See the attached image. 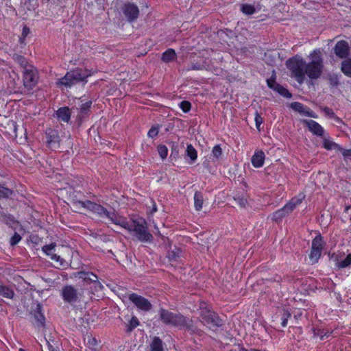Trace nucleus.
Listing matches in <instances>:
<instances>
[{
    "instance_id": "nucleus-1",
    "label": "nucleus",
    "mask_w": 351,
    "mask_h": 351,
    "mask_svg": "<svg viewBox=\"0 0 351 351\" xmlns=\"http://www.w3.org/2000/svg\"><path fill=\"white\" fill-rule=\"evenodd\" d=\"M90 75V73L88 70L82 68H76L68 71L64 77L58 79L56 84L58 86L71 88L80 82L86 83V79Z\"/></svg>"
},
{
    "instance_id": "nucleus-2",
    "label": "nucleus",
    "mask_w": 351,
    "mask_h": 351,
    "mask_svg": "<svg viewBox=\"0 0 351 351\" xmlns=\"http://www.w3.org/2000/svg\"><path fill=\"white\" fill-rule=\"evenodd\" d=\"M311 61L306 62L305 75L311 80L318 79L324 69L323 55L320 49H315L310 55Z\"/></svg>"
},
{
    "instance_id": "nucleus-3",
    "label": "nucleus",
    "mask_w": 351,
    "mask_h": 351,
    "mask_svg": "<svg viewBox=\"0 0 351 351\" xmlns=\"http://www.w3.org/2000/svg\"><path fill=\"white\" fill-rule=\"evenodd\" d=\"M286 65L297 82L300 84L303 83L305 80L306 61L302 58L295 56L289 58Z\"/></svg>"
},
{
    "instance_id": "nucleus-4",
    "label": "nucleus",
    "mask_w": 351,
    "mask_h": 351,
    "mask_svg": "<svg viewBox=\"0 0 351 351\" xmlns=\"http://www.w3.org/2000/svg\"><path fill=\"white\" fill-rule=\"evenodd\" d=\"M129 232H134L136 237L142 242H151L153 240L152 234L149 232L147 222L144 219L140 218L132 221Z\"/></svg>"
},
{
    "instance_id": "nucleus-5",
    "label": "nucleus",
    "mask_w": 351,
    "mask_h": 351,
    "mask_svg": "<svg viewBox=\"0 0 351 351\" xmlns=\"http://www.w3.org/2000/svg\"><path fill=\"white\" fill-rule=\"evenodd\" d=\"M61 296L65 302L73 305L82 302L84 291L82 289L75 288L73 285H66L62 287Z\"/></svg>"
},
{
    "instance_id": "nucleus-6",
    "label": "nucleus",
    "mask_w": 351,
    "mask_h": 351,
    "mask_svg": "<svg viewBox=\"0 0 351 351\" xmlns=\"http://www.w3.org/2000/svg\"><path fill=\"white\" fill-rule=\"evenodd\" d=\"M184 317L181 313H175L165 308L159 311V319L165 325L180 328Z\"/></svg>"
},
{
    "instance_id": "nucleus-7",
    "label": "nucleus",
    "mask_w": 351,
    "mask_h": 351,
    "mask_svg": "<svg viewBox=\"0 0 351 351\" xmlns=\"http://www.w3.org/2000/svg\"><path fill=\"white\" fill-rule=\"evenodd\" d=\"M73 204L75 206H80L84 208H86L93 213L97 214L100 217H106L109 218L111 212H109L106 208L100 204L93 202L90 200L80 201L73 199Z\"/></svg>"
},
{
    "instance_id": "nucleus-8",
    "label": "nucleus",
    "mask_w": 351,
    "mask_h": 351,
    "mask_svg": "<svg viewBox=\"0 0 351 351\" xmlns=\"http://www.w3.org/2000/svg\"><path fill=\"white\" fill-rule=\"evenodd\" d=\"M23 86L27 90L33 89L37 84L39 79L38 73L36 68L29 66L25 71H22Z\"/></svg>"
},
{
    "instance_id": "nucleus-9",
    "label": "nucleus",
    "mask_w": 351,
    "mask_h": 351,
    "mask_svg": "<svg viewBox=\"0 0 351 351\" xmlns=\"http://www.w3.org/2000/svg\"><path fill=\"white\" fill-rule=\"evenodd\" d=\"M200 317L204 324L209 328L219 327L223 325L222 319L215 313L209 310H202Z\"/></svg>"
},
{
    "instance_id": "nucleus-10",
    "label": "nucleus",
    "mask_w": 351,
    "mask_h": 351,
    "mask_svg": "<svg viewBox=\"0 0 351 351\" xmlns=\"http://www.w3.org/2000/svg\"><path fill=\"white\" fill-rule=\"evenodd\" d=\"M121 10L124 16L129 22L135 21L138 18L140 14L138 6L134 3L130 2L124 3Z\"/></svg>"
},
{
    "instance_id": "nucleus-11",
    "label": "nucleus",
    "mask_w": 351,
    "mask_h": 351,
    "mask_svg": "<svg viewBox=\"0 0 351 351\" xmlns=\"http://www.w3.org/2000/svg\"><path fill=\"white\" fill-rule=\"evenodd\" d=\"M128 298L140 310L149 311L152 308L150 302L141 295L133 293L129 295Z\"/></svg>"
},
{
    "instance_id": "nucleus-12",
    "label": "nucleus",
    "mask_w": 351,
    "mask_h": 351,
    "mask_svg": "<svg viewBox=\"0 0 351 351\" xmlns=\"http://www.w3.org/2000/svg\"><path fill=\"white\" fill-rule=\"evenodd\" d=\"M46 143L48 147L51 149H57L60 147V136L58 131L52 129H48L45 133Z\"/></svg>"
},
{
    "instance_id": "nucleus-13",
    "label": "nucleus",
    "mask_w": 351,
    "mask_h": 351,
    "mask_svg": "<svg viewBox=\"0 0 351 351\" xmlns=\"http://www.w3.org/2000/svg\"><path fill=\"white\" fill-rule=\"evenodd\" d=\"M180 328H184L191 335L202 336L204 332L199 329L191 319L184 317Z\"/></svg>"
},
{
    "instance_id": "nucleus-14",
    "label": "nucleus",
    "mask_w": 351,
    "mask_h": 351,
    "mask_svg": "<svg viewBox=\"0 0 351 351\" xmlns=\"http://www.w3.org/2000/svg\"><path fill=\"white\" fill-rule=\"evenodd\" d=\"M333 49L335 55L339 58H346L350 53V47L346 40L338 41Z\"/></svg>"
},
{
    "instance_id": "nucleus-15",
    "label": "nucleus",
    "mask_w": 351,
    "mask_h": 351,
    "mask_svg": "<svg viewBox=\"0 0 351 351\" xmlns=\"http://www.w3.org/2000/svg\"><path fill=\"white\" fill-rule=\"evenodd\" d=\"M92 101L82 104L78 109L79 112L76 117L77 124L80 125L89 116Z\"/></svg>"
},
{
    "instance_id": "nucleus-16",
    "label": "nucleus",
    "mask_w": 351,
    "mask_h": 351,
    "mask_svg": "<svg viewBox=\"0 0 351 351\" xmlns=\"http://www.w3.org/2000/svg\"><path fill=\"white\" fill-rule=\"evenodd\" d=\"M74 276L75 278L82 279L86 284L96 283L99 285L97 276L92 272L80 271L75 273Z\"/></svg>"
},
{
    "instance_id": "nucleus-17",
    "label": "nucleus",
    "mask_w": 351,
    "mask_h": 351,
    "mask_svg": "<svg viewBox=\"0 0 351 351\" xmlns=\"http://www.w3.org/2000/svg\"><path fill=\"white\" fill-rule=\"evenodd\" d=\"M304 123L313 134L320 137L324 136V130L317 122L310 119L304 120Z\"/></svg>"
},
{
    "instance_id": "nucleus-18",
    "label": "nucleus",
    "mask_w": 351,
    "mask_h": 351,
    "mask_svg": "<svg viewBox=\"0 0 351 351\" xmlns=\"http://www.w3.org/2000/svg\"><path fill=\"white\" fill-rule=\"evenodd\" d=\"M108 219L114 224L119 225L128 230L131 228L132 221H128L125 217L118 215L114 212H111Z\"/></svg>"
},
{
    "instance_id": "nucleus-19",
    "label": "nucleus",
    "mask_w": 351,
    "mask_h": 351,
    "mask_svg": "<svg viewBox=\"0 0 351 351\" xmlns=\"http://www.w3.org/2000/svg\"><path fill=\"white\" fill-rule=\"evenodd\" d=\"M35 308L33 310V312L31 313L33 315L36 324L38 326H44L45 317L42 311V306L40 303L37 302L35 304Z\"/></svg>"
},
{
    "instance_id": "nucleus-20",
    "label": "nucleus",
    "mask_w": 351,
    "mask_h": 351,
    "mask_svg": "<svg viewBox=\"0 0 351 351\" xmlns=\"http://www.w3.org/2000/svg\"><path fill=\"white\" fill-rule=\"evenodd\" d=\"M56 117L60 121L68 123L71 119V110L69 107H61L56 112Z\"/></svg>"
},
{
    "instance_id": "nucleus-21",
    "label": "nucleus",
    "mask_w": 351,
    "mask_h": 351,
    "mask_svg": "<svg viewBox=\"0 0 351 351\" xmlns=\"http://www.w3.org/2000/svg\"><path fill=\"white\" fill-rule=\"evenodd\" d=\"M260 10L261 5L258 3L254 5L249 3H241L240 5V10L245 15H252Z\"/></svg>"
},
{
    "instance_id": "nucleus-22",
    "label": "nucleus",
    "mask_w": 351,
    "mask_h": 351,
    "mask_svg": "<svg viewBox=\"0 0 351 351\" xmlns=\"http://www.w3.org/2000/svg\"><path fill=\"white\" fill-rule=\"evenodd\" d=\"M265 154L263 151H258L252 157V163L254 167L258 168L263 165Z\"/></svg>"
},
{
    "instance_id": "nucleus-23",
    "label": "nucleus",
    "mask_w": 351,
    "mask_h": 351,
    "mask_svg": "<svg viewBox=\"0 0 351 351\" xmlns=\"http://www.w3.org/2000/svg\"><path fill=\"white\" fill-rule=\"evenodd\" d=\"M13 59L16 62H17L20 65L21 68L22 69V71H25L26 70V69H27V68L29 69V66H34L32 64H29L27 59L21 55L14 54Z\"/></svg>"
},
{
    "instance_id": "nucleus-24",
    "label": "nucleus",
    "mask_w": 351,
    "mask_h": 351,
    "mask_svg": "<svg viewBox=\"0 0 351 351\" xmlns=\"http://www.w3.org/2000/svg\"><path fill=\"white\" fill-rule=\"evenodd\" d=\"M0 295L5 298L12 299L14 296V291L0 282Z\"/></svg>"
},
{
    "instance_id": "nucleus-25",
    "label": "nucleus",
    "mask_w": 351,
    "mask_h": 351,
    "mask_svg": "<svg viewBox=\"0 0 351 351\" xmlns=\"http://www.w3.org/2000/svg\"><path fill=\"white\" fill-rule=\"evenodd\" d=\"M176 56V53L174 49H168L162 54L161 60L165 63H169L175 60Z\"/></svg>"
},
{
    "instance_id": "nucleus-26",
    "label": "nucleus",
    "mask_w": 351,
    "mask_h": 351,
    "mask_svg": "<svg viewBox=\"0 0 351 351\" xmlns=\"http://www.w3.org/2000/svg\"><path fill=\"white\" fill-rule=\"evenodd\" d=\"M302 198L293 197L283 208L289 214L302 203Z\"/></svg>"
},
{
    "instance_id": "nucleus-27",
    "label": "nucleus",
    "mask_w": 351,
    "mask_h": 351,
    "mask_svg": "<svg viewBox=\"0 0 351 351\" xmlns=\"http://www.w3.org/2000/svg\"><path fill=\"white\" fill-rule=\"evenodd\" d=\"M182 251L180 248L174 247L169 250L167 254V258L170 261H178L181 256Z\"/></svg>"
},
{
    "instance_id": "nucleus-28",
    "label": "nucleus",
    "mask_w": 351,
    "mask_h": 351,
    "mask_svg": "<svg viewBox=\"0 0 351 351\" xmlns=\"http://www.w3.org/2000/svg\"><path fill=\"white\" fill-rule=\"evenodd\" d=\"M204 202L203 195L199 191H196L194 195V206L196 210H200L202 208Z\"/></svg>"
},
{
    "instance_id": "nucleus-29",
    "label": "nucleus",
    "mask_w": 351,
    "mask_h": 351,
    "mask_svg": "<svg viewBox=\"0 0 351 351\" xmlns=\"http://www.w3.org/2000/svg\"><path fill=\"white\" fill-rule=\"evenodd\" d=\"M324 244L323 237L321 234H318L313 239L311 248L322 251Z\"/></svg>"
},
{
    "instance_id": "nucleus-30",
    "label": "nucleus",
    "mask_w": 351,
    "mask_h": 351,
    "mask_svg": "<svg viewBox=\"0 0 351 351\" xmlns=\"http://www.w3.org/2000/svg\"><path fill=\"white\" fill-rule=\"evenodd\" d=\"M151 351H163L162 341L158 337H155L151 343Z\"/></svg>"
},
{
    "instance_id": "nucleus-31",
    "label": "nucleus",
    "mask_w": 351,
    "mask_h": 351,
    "mask_svg": "<svg viewBox=\"0 0 351 351\" xmlns=\"http://www.w3.org/2000/svg\"><path fill=\"white\" fill-rule=\"evenodd\" d=\"M341 71L348 77H351V58L346 59L341 62Z\"/></svg>"
},
{
    "instance_id": "nucleus-32",
    "label": "nucleus",
    "mask_w": 351,
    "mask_h": 351,
    "mask_svg": "<svg viewBox=\"0 0 351 351\" xmlns=\"http://www.w3.org/2000/svg\"><path fill=\"white\" fill-rule=\"evenodd\" d=\"M291 108L295 111H297L304 115L306 114L308 109L309 108L307 106H304L302 104L297 101L292 102L291 104Z\"/></svg>"
},
{
    "instance_id": "nucleus-33",
    "label": "nucleus",
    "mask_w": 351,
    "mask_h": 351,
    "mask_svg": "<svg viewBox=\"0 0 351 351\" xmlns=\"http://www.w3.org/2000/svg\"><path fill=\"white\" fill-rule=\"evenodd\" d=\"M186 155L190 158V164H193L197 159V153L192 145H188L186 147Z\"/></svg>"
},
{
    "instance_id": "nucleus-34",
    "label": "nucleus",
    "mask_w": 351,
    "mask_h": 351,
    "mask_svg": "<svg viewBox=\"0 0 351 351\" xmlns=\"http://www.w3.org/2000/svg\"><path fill=\"white\" fill-rule=\"evenodd\" d=\"M287 215L288 213L285 210V208H282L272 214V220L276 222H278Z\"/></svg>"
},
{
    "instance_id": "nucleus-35",
    "label": "nucleus",
    "mask_w": 351,
    "mask_h": 351,
    "mask_svg": "<svg viewBox=\"0 0 351 351\" xmlns=\"http://www.w3.org/2000/svg\"><path fill=\"white\" fill-rule=\"evenodd\" d=\"M140 322L136 316H133L128 324H127L125 332L130 333L135 328L139 325Z\"/></svg>"
},
{
    "instance_id": "nucleus-36",
    "label": "nucleus",
    "mask_w": 351,
    "mask_h": 351,
    "mask_svg": "<svg viewBox=\"0 0 351 351\" xmlns=\"http://www.w3.org/2000/svg\"><path fill=\"white\" fill-rule=\"evenodd\" d=\"M323 146L327 150H331L332 149H335L337 151H339V149L341 147V146L339 144H337L333 141H331L328 139H326V138L324 139Z\"/></svg>"
},
{
    "instance_id": "nucleus-37",
    "label": "nucleus",
    "mask_w": 351,
    "mask_h": 351,
    "mask_svg": "<svg viewBox=\"0 0 351 351\" xmlns=\"http://www.w3.org/2000/svg\"><path fill=\"white\" fill-rule=\"evenodd\" d=\"M12 190L3 186L2 184H0V199L8 198L12 195Z\"/></svg>"
},
{
    "instance_id": "nucleus-38",
    "label": "nucleus",
    "mask_w": 351,
    "mask_h": 351,
    "mask_svg": "<svg viewBox=\"0 0 351 351\" xmlns=\"http://www.w3.org/2000/svg\"><path fill=\"white\" fill-rule=\"evenodd\" d=\"M276 92H278L280 95L283 96L285 98H291V94L289 92V90L281 86L280 84L276 85V87L275 88V90Z\"/></svg>"
},
{
    "instance_id": "nucleus-39",
    "label": "nucleus",
    "mask_w": 351,
    "mask_h": 351,
    "mask_svg": "<svg viewBox=\"0 0 351 351\" xmlns=\"http://www.w3.org/2000/svg\"><path fill=\"white\" fill-rule=\"evenodd\" d=\"M206 66L204 64L200 62H192L190 65L186 67L184 70L186 71H190L191 70H203L205 69Z\"/></svg>"
},
{
    "instance_id": "nucleus-40",
    "label": "nucleus",
    "mask_w": 351,
    "mask_h": 351,
    "mask_svg": "<svg viewBox=\"0 0 351 351\" xmlns=\"http://www.w3.org/2000/svg\"><path fill=\"white\" fill-rule=\"evenodd\" d=\"M322 251L318 250H314L311 248V254L309 255V258L311 261L312 263H317L318 260L321 256Z\"/></svg>"
},
{
    "instance_id": "nucleus-41",
    "label": "nucleus",
    "mask_w": 351,
    "mask_h": 351,
    "mask_svg": "<svg viewBox=\"0 0 351 351\" xmlns=\"http://www.w3.org/2000/svg\"><path fill=\"white\" fill-rule=\"evenodd\" d=\"M51 259L54 261L60 267H66L68 265L67 262L64 258L56 254H53Z\"/></svg>"
},
{
    "instance_id": "nucleus-42",
    "label": "nucleus",
    "mask_w": 351,
    "mask_h": 351,
    "mask_svg": "<svg viewBox=\"0 0 351 351\" xmlns=\"http://www.w3.org/2000/svg\"><path fill=\"white\" fill-rule=\"evenodd\" d=\"M56 247L55 243H51L49 245H45L43 247V251L47 255L49 256L50 258L55 253L53 252L54 248Z\"/></svg>"
},
{
    "instance_id": "nucleus-43",
    "label": "nucleus",
    "mask_w": 351,
    "mask_h": 351,
    "mask_svg": "<svg viewBox=\"0 0 351 351\" xmlns=\"http://www.w3.org/2000/svg\"><path fill=\"white\" fill-rule=\"evenodd\" d=\"M56 247L55 243H51L49 245H45L43 247V251L47 255L49 256L50 258L55 253L53 252L54 248Z\"/></svg>"
},
{
    "instance_id": "nucleus-44",
    "label": "nucleus",
    "mask_w": 351,
    "mask_h": 351,
    "mask_svg": "<svg viewBox=\"0 0 351 351\" xmlns=\"http://www.w3.org/2000/svg\"><path fill=\"white\" fill-rule=\"evenodd\" d=\"M169 145L171 149V157L176 158L179 154L178 144L176 142L171 141L169 143Z\"/></svg>"
},
{
    "instance_id": "nucleus-45",
    "label": "nucleus",
    "mask_w": 351,
    "mask_h": 351,
    "mask_svg": "<svg viewBox=\"0 0 351 351\" xmlns=\"http://www.w3.org/2000/svg\"><path fill=\"white\" fill-rule=\"evenodd\" d=\"M157 149H158V152L160 156L162 159L166 158V157L167 156V154H168L167 147L165 145H160L158 146Z\"/></svg>"
},
{
    "instance_id": "nucleus-46",
    "label": "nucleus",
    "mask_w": 351,
    "mask_h": 351,
    "mask_svg": "<svg viewBox=\"0 0 351 351\" xmlns=\"http://www.w3.org/2000/svg\"><path fill=\"white\" fill-rule=\"evenodd\" d=\"M234 200L238 203V204L241 207H245L246 205L248 204L247 198H245L244 196H240L238 195L234 197Z\"/></svg>"
},
{
    "instance_id": "nucleus-47",
    "label": "nucleus",
    "mask_w": 351,
    "mask_h": 351,
    "mask_svg": "<svg viewBox=\"0 0 351 351\" xmlns=\"http://www.w3.org/2000/svg\"><path fill=\"white\" fill-rule=\"evenodd\" d=\"M339 152H340L342 154L346 161H347L348 160L351 161V149H346L341 147L340 149H339Z\"/></svg>"
},
{
    "instance_id": "nucleus-48",
    "label": "nucleus",
    "mask_w": 351,
    "mask_h": 351,
    "mask_svg": "<svg viewBox=\"0 0 351 351\" xmlns=\"http://www.w3.org/2000/svg\"><path fill=\"white\" fill-rule=\"evenodd\" d=\"M351 264V254H348L343 261L339 262V266L344 268L349 266Z\"/></svg>"
},
{
    "instance_id": "nucleus-49",
    "label": "nucleus",
    "mask_w": 351,
    "mask_h": 351,
    "mask_svg": "<svg viewBox=\"0 0 351 351\" xmlns=\"http://www.w3.org/2000/svg\"><path fill=\"white\" fill-rule=\"evenodd\" d=\"M180 107L184 112H188L191 108V104L188 101H182L180 104Z\"/></svg>"
},
{
    "instance_id": "nucleus-50",
    "label": "nucleus",
    "mask_w": 351,
    "mask_h": 351,
    "mask_svg": "<svg viewBox=\"0 0 351 351\" xmlns=\"http://www.w3.org/2000/svg\"><path fill=\"white\" fill-rule=\"evenodd\" d=\"M212 154L216 158H219V156H221V155L222 154V149H221V147L219 146V145H216L213 147V149L212 150Z\"/></svg>"
},
{
    "instance_id": "nucleus-51",
    "label": "nucleus",
    "mask_w": 351,
    "mask_h": 351,
    "mask_svg": "<svg viewBox=\"0 0 351 351\" xmlns=\"http://www.w3.org/2000/svg\"><path fill=\"white\" fill-rule=\"evenodd\" d=\"M159 132V128L158 126H153L149 130L147 135L150 138H154L158 136Z\"/></svg>"
},
{
    "instance_id": "nucleus-52",
    "label": "nucleus",
    "mask_w": 351,
    "mask_h": 351,
    "mask_svg": "<svg viewBox=\"0 0 351 351\" xmlns=\"http://www.w3.org/2000/svg\"><path fill=\"white\" fill-rule=\"evenodd\" d=\"M21 240V237L18 233L15 232L14 234L10 239V245H15Z\"/></svg>"
},
{
    "instance_id": "nucleus-53",
    "label": "nucleus",
    "mask_w": 351,
    "mask_h": 351,
    "mask_svg": "<svg viewBox=\"0 0 351 351\" xmlns=\"http://www.w3.org/2000/svg\"><path fill=\"white\" fill-rule=\"evenodd\" d=\"M0 220L9 224L10 222H14V218L11 215H6L5 214L0 215Z\"/></svg>"
},
{
    "instance_id": "nucleus-54",
    "label": "nucleus",
    "mask_w": 351,
    "mask_h": 351,
    "mask_svg": "<svg viewBox=\"0 0 351 351\" xmlns=\"http://www.w3.org/2000/svg\"><path fill=\"white\" fill-rule=\"evenodd\" d=\"M30 30L29 28L27 26H24L23 28L21 36L20 37L19 40L21 43H23L25 38L27 36V35L29 34Z\"/></svg>"
},
{
    "instance_id": "nucleus-55",
    "label": "nucleus",
    "mask_w": 351,
    "mask_h": 351,
    "mask_svg": "<svg viewBox=\"0 0 351 351\" xmlns=\"http://www.w3.org/2000/svg\"><path fill=\"white\" fill-rule=\"evenodd\" d=\"M331 332H330L328 329H322L318 330L316 335L320 337V339H323L324 337H328L330 335Z\"/></svg>"
},
{
    "instance_id": "nucleus-56",
    "label": "nucleus",
    "mask_w": 351,
    "mask_h": 351,
    "mask_svg": "<svg viewBox=\"0 0 351 351\" xmlns=\"http://www.w3.org/2000/svg\"><path fill=\"white\" fill-rule=\"evenodd\" d=\"M255 123L256 128L260 130V126L263 123V119L258 112L255 113Z\"/></svg>"
},
{
    "instance_id": "nucleus-57",
    "label": "nucleus",
    "mask_w": 351,
    "mask_h": 351,
    "mask_svg": "<svg viewBox=\"0 0 351 351\" xmlns=\"http://www.w3.org/2000/svg\"><path fill=\"white\" fill-rule=\"evenodd\" d=\"M267 83L268 86L270 88H272L273 90H275L276 85L279 84L276 83L275 79H273L272 77H271L270 79H268L267 80Z\"/></svg>"
},
{
    "instance_id": "nucleus-58",
    "label": "nucleus",
    "mask_w": 351,
    "mask_h": 351,
    "mask_svg": "<svg viewBox=\"0 0 351 351\" xmlns=\"http://www.w3.org/2000/svg\"><path fill=\"white\" fill-rule=\"evenodd\" d=\"M323 111L325 112L326 114L330 116V117H333L335 114L333 110L329 108L328 107H324Z\"/></svg>"
},
{
    "instance_id": "nucleus-59",
    "label": "nucleus",
    "mask_w": 351,
    "mask_h": 351,
    "mask_svg": "<svg viewBox=\"0 0 351 351\" xmlns=\"http://www.w3.org/2000/svg\"><path fill=\"white\" fill-rule=\"evenodd\" d=\"M305 115L310 117H313V118L316 117L314 112L310 108L308 109Z\"/></svg>"
},
{
    "instance_id": "nucleus-60",
    "label": "nucleus",
    "mask_w": 351,
    "mask_h": 351,
    "mask_svg": "<svg viewBox=\"0 0 351 351\" xmlns=\"http://www.w3.org/2000/svg\"><path fill=\"white\" fill-rule=\"evenodd\" d=\"M27 2L32 8L37 5L38 4V0H27Z\"/></svg>"
},
{
    "instance_id": "nucleus-61",
    "label": "nucleus",
    "mask_w": 351,
    "mask_h": 351,
    "mask_svg": "<svg viewBox=\"0 0 351 351\" xmlns=\"http://www.w3.org/2000/svg\"><path fill=\"white\" fill-rule=\"evenodd\" d=\"M283 315L282 319H287L288 320L289 317H291V314L286 310L283 311Z\"/></svg>"
},
{
    "instance_id": "nucleus-62",
    "label": "nucleus",
    "mask_w": 351,
    "mask_h": 351,
    "mask_svg": "<svg viewBox=\"0 0 351 351\" xmlns=\"http://www.w3.org/2000/svg\"><path fill=\"white\" fill-rule=\"evenodd\" d=\"M152 207L151 213H154L157 211V207H156V205L154 202L152 201Z\"/></svg>"
},
{
    "instance_id": "nucleus-63",
    "label": "nucleus",
    "mask_w": 351,
    "mask_h": 351,
    "mask_svg": "<svg viewBox=\"0 0 351 351\" xmlns=\"http://www.w3.org/2000/svg\"><path fill=\"white\" fill-rule=\"evenodd\" d=\"M287 322H288V320H287V319H282V323H281L282 326H283V327L287 326Z\"/></svg>"
},
{
    "instance_id": "nucleus-64",
    "label": "nucleus",
    "mask_w": 351,
    "mask_h": 351,
    "mask_svg": "<svg viewBox=\"0 0 351 351\" xmlns=\"http://www.w3.org/2000/svg\"><path fill=\"white\" fill-rule=\"evenodd\" d=\"M330 81L332 82V83L333 84L337 85L339 84V82H338L337 78H335V80H333V79L331 78Z\"/></svg>"
}]
</instances>
